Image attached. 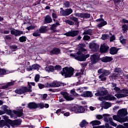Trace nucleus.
<instances>
[{
	"instance_id": "1",
	"label": "nucleus",
	"mask_w": 128,
	"mask_h": 128,
	"mask_svg": "<svg viewBox=\"0 0 128 128\" xmlns=\"http://www.w3.org/2000/svg\"><path fill=\"white\" fill-rule=\"evenodd\" d=\"M108 94V92L106 90H103L102 91H98L95 94V96H102V98H99V100L102 102V100H116V98L114 96H110Z\"/></svg>"
},
{
	"instance_id": "2",
	"label": "nucleus",
	"mask_w": 128,
	"mask_h": 128,
	"mask_svg": "<svg viewBox=\"0 0 128 128\" xmlns=\"http://www.w3.org/2000/svg\"><path fill=\"white\" fill-rule=\"evenodd\" d=\"M70 56L74 58L75 60H78L79 62H86L88 58H90V54H84L80 52H78L75 54H70Z\"/></svg>"
},
{
	"instance_id": "3",
	"label": "nucleus",
	"mask_w": 128,
	"mask_h": 128,
	"mask_svg": "<svg viewBox=\"0 0 128 128\" xmlns=\"http://www.w3.org/2000/svg\"><path fill=\"white\" fill-rule=\"evenodd\" d=\"M74 68L66 67L62 68L61 74L65 78H70L74 74Z\"/></svg>"
},
{
	"instance_id": "4",
	"label": "nucleus",
	"mask_w": 128,
	"mask_h": 128,
	"mask_svg": "<svg viewBox=\"0 0 128 128\" xmlns=\"http://www.w3.org/2000/svg\"><path fill=\"white\" fill-rule=\"evenodd\" d=\"M32 92V86L29 88L23 87L20 90H15L16 94H24V92Z\"/></svg>"
},
{
	"instance_id": "5",
	"label": "nucleus",
	"mask_w": 128,
	"mask_h": 128,
	"mask_svg": "<svg viewBox=\"0 0 128 128\" xmlns=\"http://www.w3.org/2000/svg\"><path fill=\"white\" fill-rule=\"evenodd\" d=\"M72 14V9L70 8L60 11V16H68L70 14Z\"/></svg>"
},
{
	"instance_id": "6",
	"label": "nucleus",
	"mask_w": 128,
	"mask_h": 128,
	"mask_svg": "<svg viewBox=\"0 0 128 128\" xmlns=\"http://www.w3.org/2000/svg\"><path fill=\"white\" fill-rule=\"evenodd\" d=\"M64 86V83L58 82L56 81L53 82L50 84L47 83V88H58V86Z\"/></svg>"
},
{
	"instance_id": "7",
	"label": "nucleus",
	"mask_w": 128,
	"mask_h": 128,
	"mask_svg": "<svg viewBox=\"0 0 128 128\" xmlns=\"http://www.w3.org/2000/svg\"><path fill=\"white\" fill-rule=\"evenodd\" d=\"M103 17L104 15L101 14L100 15V18L97 19L96 20V22H100V24H98L97 25L98 28H102V26H104L108 24V22H106L102 18Z\"/></svg>"
},
{
	"instance_id": "8",
	"label": "nucleus",
	"mask_w": 128,
	"mask_h": 128,
	"mask_svg": "<svg viewBox=\"0 0 128 128\" xmlns=\"http://www.w3.org/2000/svg\"><path fill=\"white\" fill-rule=\"evenodd\" d=\"M90 60L92 62L90 64V66H92L94 64H96L100 60V56L96 54H93L90 56Z\"/></svg>"
},
{
	"instance_id": "9",
	"label": "nucleus",
	"mask_w": 128,
	"mask_h": 128,
	"mask_svg": "<svg viewBox=\"0 0 128 128\" xmlns=\"http://www.w3.org/2000/svg\"><path fill=\"white\" fill-rule=\"evenodd\" d=\"M10 34H11L15 36H20L21 34H24V32L22 30H16L14 28H12L10 30Z\"/></svg>"
},
{
	"instance_id": "10",
	"label": "nucleus",
	"mask_w": 128,
	"mask_h": 128,
	"mask_svg": "<svg viewBox=\"0 0 128 128\" xmlns=\"http://www.w3.org/2000/svg\"><path fill=\"white\" fill-rule=\"evenodd\" d=\"M128 114V111L126 109L122 108L118 112V118H124Z\"/></svg>"
},
{
	"instance_id": "11",
	"label": "nucleus",
	"mask_w": 128,
	"mask_h": 128,
	"mask_svg": "<svg viewBox=\"0 0 128 128\" xmlns=\"http://www.w3.org/2000/svg\"><path fill=\"white\" fill-rule=\"evenodd\" d=\"M113 120L122 124L123 122H128V118L125 117L124 118H118L116 115H114L113 116Z\"/></svg>"
},
{
	"instance_id": "12",
	"label": "nucleus",
	"mask_w": 128,
	"mask_h": 128,
	"mask_svg": "<svg viewBox=\"0 0 128 128\" xmlns=\"http://www.w3.org/2000/svg\"><path fill=\"white\" fill-rule=\"evenodd\" d=\"M74 16L83 18H90V14L88 13H76Z\"/></svg>"
},
{
	"instance_id": "13",
	"label": "nucleus",
	"mask_w": 128,
	"mask_h": 128,
	"mask_svg": "<svg viewBox=\"0 0 128 128\" xmlns=\"http://www.w3.org/2000/svg\"><path fill=\"white\" fill-rule=\"evenodd\" d=\"M80 32L79 30H73L70 32H68L64 34L66 36H76Z\"/></svg>"
},
{
	"instance_id": "14",
	"label": "nucleus",
	"mask_w": 128,
	"mask_h": 128,
	"mask_svg": "<svg viewBox=\"0 0 128 128\" xmlns=\"http://www.w3.org/2000/svg\"><path fill=\"white\" fill-rule=\"evenodd\" d=\"M124 94H115V96H116L118 98H126V96H128V90L124 89Z\"/></svg>"
},
{
	"instance_id": "15",
	"label": "nucleus",
	"mask_w": 128,
	"mask_h": 128,
	"mask_svg": "<svg viewBox=\"0 0 128 128\" xmlns=\"http://www.w3.org/2000/svg\"><path fill=\"white\" fill-rule=\"evenodd\" d=\"M60 94L63 96L64 98H65V100H74V98H72V96H70V95L68 94V93L66 92H60Z\"/></svg>"
},
{
	"instance_id": "16",
	"label": "nucleus",
	"mask_w": 128,
	"mask_h": 128,
	"mask_svg": "<svg viewBox=\"0 0 128 128\" xmlns=\"http://www.w3.org/2000/svg\"><path fill=\"white\" fill-rule=\"evenodd\" d=\"M98 74H104V76H109V74H110V72L108 70H106L104 69H99L98 71Z\"/></svg>"
},
{
	"instance_id": "17",
	"label": "nucleus",
	"mask_w": 128,
	"mask_h": 128,
	"mask_svg": "<svg viewBox=\"0 0 128 128\" xmlns=\"http://www.w3.org/2000/svg\"><path fill=\"white\" fill-rule=\"evenodd\" d=\"M80 96H83L84 98H92V92L90 91L84 92L83 94L80 95Z\"/></svg>"
},
{
	"instance_id": "18",
	"label": "nucleus",
	"mask_w": 128,
	"mask_h": 128,
	"mask_svg": "<svg viewBox=\"0 0 128 128\" xmlns=\"http://www.w3.org/2000/svg\"><path fill=\"white\" fill-rule=\"evenodd\" d=\"M108 48H110V47L104 44L100 46V52H106Z\"/></svg>"
},
{
	"instance_id": "19",
	"label": "nucleus",
	"mask_w": 128,
	"mask_h": 128,
	"mask_svg": "<svg viewBox=\"0 0 128 128\" xmlns=\"http://www.w3.org/2000/svg\"><path fill=\"white\" fill-rule=\"evenodd\" d=\"M89 48L92 52H96V50L98 48V46L95 43H91L89 45Z\"/></svg>"
},
{
	"instance_id": "20",
	"label": "nucleus",
	"mask_w": 128,
	"mask_h": 128,
	"mask_svg": "<svg viewBox=\"0 0 128 128\" xmlns=\"http://www.w3.org/2000/svg\"><path fill=\"white\" fill-rule=\"evenodd\" d=\"M60 52V50L58 48H54L52 50L49 52L51 56L52 54H58Z\"/></svg>"
},
{
	"instance_id": "21",
	"label": "nucleus",
	"mask_w": 128,
	"mask_h": 128,
	"mask_svg": "<svg viewBox=\"0 0 128 128\" xmlns=\"http://www.w3.org/2000/svg\"><path fill=\"white\" fill-rule=\"evenodd\" d=\"M22 124V120L20 119H18L16 120H14L11 122V126H20Z\"/></svg>"
},
{
	"instance_id": "22",
	"label": "nucleus",
	"mask_w": 128,
	"mask_h": 128,
	"mask_svg": "<svg viewBox=\"0 0 128 128\" xmlns=\"http://www.w3.org/2000/svg\"><path fill=\"white\" fill-rule=\"evenodd\" d=\"M102 62H112V58L110 56H104L101 59Z\"/></svg>"
},
{
	"instance_id": "23",
	"label": "nucleus",
	"mask_w": 128,
	"mask_h": 128,
	"mask_svg": "<svg viewBox=\"0 0 128 128\" xmlns=\"http://www.w3.org/2000/svg\"><path fill=\"white\" fill-rule=\"evenodd\" d=\"M15 82H16V81H12L11 82H8L6 85L2 86V90H6V88H10V86H14Z\"/></svg>"
},
{
	"instance_id": "24",
	"label": "nucleus",
	"mask_w": 128,
	"mask_h": 128,
	"mask_svg": "<svg viewBox=\"0 0 128 128\" xmlns=\"http://www.w3.org/2000/svg\"><path fill=\"white\" fill-rule=\"evenodd\" d=\"M118 52V48L116 47H112L110 48V54H116Z\"/></svg>"
},
{
	"instance_id": "25",
	"label": "nucleus",
	"mask_w": 128,
	"mask_h": 128,
	"mask_svg": "<svg viewBox=\"0 0 128 128\" xmlns=\"http://www.w3.org/2000/svg\"><path fill=\"white\" fill-rule=\"evenodd\" d=\"M50 22H52V18L50 16L47 15L44 18V23L50 24Z\"/></svg>"
},
{
	"instance_id": "26",
	"label": "nucleus",
	"mask_w": 128,
	"mask_h": 128,
	"mask_svg": "<svg viewBox=\"0 0 128 128\" xmlns=\"http://www.w3.org/2000/svg\"><path fill=\"white\" fill-rule=\"evenodd\" d=\"M28 108H38V104L34 102H30L28 104Z\"/></svg>"
},
{
	"instance_id": "27",
	"label": "nucleus",
	"mask_w": 128,
	"mask_h": 128,
	"mask_svg": "<svg viewBox=\"0 0 128 128\" xmlns=\"http://www.w3.org/2000/svg\"><path fill=\"white\" fill-rule=\"evenodd\" d=\"M102 104V108H105L106 110L112 106V104L108 102H103Z\"/></svg>"
},
{
	"instance_id": "28",
	"label": "nucleus",
	"mask_w": 128,
	"mask_h": 128,
	"mask_svg": "<svg viewBox=\"0 0 128 128\" xmlns=\"http://www.w3.org/2000/svg\"><path fill=\"white\" fill-rule=\"evenodd\" d=\"M48 27L45 26H41L39 28V30L40 34H44V32H48Z\"/></svg>"
},
{
	"instance_id": "29",
	"label": "nucleus",
	"mask_w": 128,
	"mask_h": 128,
	"mask_svg": "<svg viewBox=\"0 0 128 128\" xmlns=\"http://www.w3.org/2000/svg\"><path fill=\"white\" fill-rule=\"evenodd\" d=\"M82 34L84 36V34H89V36H92V30L88 29L86 30H84Z\"/></svg>"
},
{
	"instance_id": "30",
	"label": "nucleus",
	"mask_w": 128,
	"mask_h": 128,
	"mask_svg": "<svg viewBox=\"0 0 128 128\" xmlns=\"http://www.w3.org/2000/svg\"><path fill=\"white\" fill-rule=\"evenodd\" d=\"M112 90H115L116 92L124 94V89L120 90V88L118 87H116V86L114 88H112Z\"/></svg>"
},
{
	"instance_id": "31",
	"label": "nucleus",
	"mask_w": 128,
	"mask_h": 128,
	"mask_svg": "<svg viewBox=\"0 0 128 128\" xmlns=\"http://www.w3.org/2000/svg\"><path fill=\"white\" fill-rule=\"evenodd\" d=\"M88 124V122L86 120H82L80 124V128H84V126H86Z\"/></svg>"
},
{
	"instance_id": "32",
	"label": "nucleus",
	"mask_w": 128,
	"mask_h": 128,
	"mask_svg": "<svg viewBox=\"0 0 128 128\" xmlns=\"http://www.w3.org/2000/svg\"><path fill=\"white\" fill-rule=\"evenodd\" d=\"M13 112L14 114H16V116H18L20 117L22 116V110H21L19 111L14 110Z\"/></svg>"
},
{
	"instance_id": "33",
	"label": "nucleus",
	"mask_w": 128,
	"mask_h": 128,
	"mask_svg": "<svg viewBox=\"0 0 128 128\" xmlns=\"http://www.w3.org/2000/svg\"><path fill=\"white\" fill-rule=\"evenodd\" d=\"M70 110L71 112H74L76 114H78V106H72L70 107Z\"/></svg>"
},
{
	"instance_id": "34",
	"label": "nucleus",
	"mask_w": 128,
	"mask_h": 128,
	"mask_svg": "<svg viewBox=\"0 0 128 128\" xmlns=\"http://www.w3.org/2000/svg\"><path fill=\"white\" fill-rule=\"evenodd\" d=\"M84 110L86 109L82 106H78V114H82Z\"/></svg>"
},
{
	"instance_id": "35",
	"label": "nucleus",
	"mask_w": 128,
	"mask_h": 128,
	"mask_svg": "<svg viewBox=\"0 0 128 128\" xmlns=\"http://www.w3.org/2000/svg\"><path fill=\"white\" fill-rule=\"evenodd\" d=\"M101 122L98 120H93L90 122V124H92V126H99Z\"/></svg>"
},
{
	"instance_id": "36",
	"label": "nucleus",
	"mask_w": 128,
	"mask_h": 128,
	"mask_svg": "<svg viewBox=\"0 0 128 128\" xmlns=\"http://www.w3.org/2000/svg\"><path fill=\"white\" fill-rule=\"evenodd\" d=\"M60 24L58 23V21H56V24H54L50 28H51V30H56V28H57L58 26H60Z\"/></svg>"
},
{
	"instance_id": "37",
	"label": "nucleus",
	"mask_w": 128,
	"mask_h": 128,
	"mask_svg": "<svg viewBox=\"0 0 128 128\" xmlns=\"http://www.w3.org/2000/svg\"><path fill=\"white\" fill-rule=\"evenodd\" d=\"M63 6L64 8H68L70 6V2L68 1H64Z\"/></svg>"
},
{
	"instance_id": "38",
	"label": "nucleus",
	"mask_w": 128,
	"mask_h": 128,
	"mask_svg": "<svg viewBox=\"0 0 128 128\" xmlns=\"http://www.w3.org/2000/svg\"><path fill=\"white\" fill-rule=\"evenodd\" d=\"M45 70L46 72H54V66H46Z\"/></svg>"
},
{
	"instance_id": "39",
	"label": "nucleus",
	"mask_w": 128,
	"mask_h": 128,
	"mask_svg": "<svg viewBox=\"0 0 128 128\" xmlns=\"http://www.w3.org/2000/svg\"><path fill=\"white\" fill-rule=\"evenodd\" d=\"M122 30L124 31V32H128V24H124L122 26Z\"/></svg>"
},
{
	"instance_id": "40",
	"label": "nucleus",
	"mask_w": 128,
	"mask_h": 128,
	"mask_svg": "<svg viewBox=\"0 0 128 128\" xmlns=\"http://www.w3.org/2000/svg\"><path fill=\"white\" fill-rule=\"evenodd\" d=\"M33 36H40V32L38 30L32 34Z\"/></svg>"
},
{
	"instance_id": "41",
	"label": "nucleus",
	"mask_w": 128,
	"mask_h": 128,
	"mask_svg": "<svg viewBox=\"0 0 128 128\" xmlns=\"http://www.w3.org/2000/svg\"><path fill=\"white\" fill-rule=\"evenodd\" d=\"M120 40L121 44H126V40L124 38V36H121L120 38Z\"/></svg>"
},
{
	"instance_id": "42",
	"label": "nucleus",
	"mask_w": 128,
	"mask_h": 128,
	"mask_svg": "<svg viewBox=\"0 0 128 128\" xmlns=\"http://www.w3.org/2000/svg\"><path fill=\"white\" fill-rule=\"evenodd\" d=\"M70 20H73V22H77L78 24V18L74 16L70 17Z\"/></svg>"
},
{
	"instance_id": "43",
	"label": "nucleus",
	"mask_w": 128,
	"mask_h": 128,
	"mask_svg": "<svg viewBox=\"0 0 128 128\" xmlns=\"http://www.w3.org/2000/svg\"><path fill=\"white\" fill-rule=\"evenodd\" d=\"M110 38V35H108V34H104L102 35V39L104 40H108Z\"/></svg>"
},
{
	"instance_id": "44",
	"label": "nucleus",
	"mask_w": 128,
	"mask_h": 128,
	"mask_svg": "<svg viewBox=\"0 0 128 128\" xmlns=\"http://www.w3.org/2000/svg\"><path fill=\"white\" fill-rule=\"evenodd\" d=\"M19 40L20 42H26V37L22 36L19 38Z\"/></svg>"
},
{
	"instance_id": "45",
	"label": "nucleus",
	"mask_w": 128,
	"mask_h": 128,
	"mask_svg": "<svg viewBox=\"0 0 128 128\" xmlns=\"http://www.w3.org/2000/svg\"><path fill=\"white\" fill-rule=\"evenodd\" d=\"M54 12L52 13V18L54 22H56V18H58V14L54 12V10H53Z\"/></svg>"
},
{
	"instance_id": "46",
	"label": "nucleus",
	"mask_w": 128,
	"mask_h": 128,
	"mask_svg": "<svg viewBox=\"0 0 128 128\" xmlns=\"http://www.w3.org/2000/svg\"><path fill=\"white\" fill-rule=\"evenodd\" d=\"M108 122H110L111 126H116V123L114 122H112V118H109Z\"/></svg>"
},
{
	"instance_id": "47",
	"label": "nucleus",
	"mask_w": 128,
	"mask_h": 128,
	"mask_svg": "<svg viewBox=\"0 0 128 128\" xmlns=\"http://www.w3.org/2000/svg\"><path fill=\"white\" fill-rule=\"evenodd\" d=\"M70 94L72 96H78V94L76 92V90L72 89L70 90Z\"/></svg>"
},
{
	"instance_id": "48",
	"label": "nucleus",
	"mask_w": 128,
	"mask_h": 128,
	"mask_svg": "<svg viewBox=\"0 0 128 128\" xmlns=\"http://www.w3.org/2000/svg\"><path fill=\"white\" fill-rule=\"evenodd\" d=\"M40 74H37L34 76V80L36 82H40Z\"/></svg>"
},
{
	"instance_id": "49",
	"label": "nucleus",
	"mask_w": 128,
	"mask_h": 128,
	"mask_svg": "<svg viewBox=\"0 0 128 128\" xmlns=\"http://www.w3.org/2000/svg\"><path fill=\"white\" fill-rule=\"evenodd\" d=\"M118 76H120V74H116V73H113L112 74V78L114 79V80H116Z\"/></svg>"
},
{
	"instance_id": "50",
	"label": "nucleus",
	"mask_w": 128,
	"mask_h": 128,
	"mask_svg": "<svg viewBox=\"0 0 128 128\" xmlns=\"http://www.w3.org/2000/svg\"><path fill=\"white\" fill-rule=\"evenodd\" d=\"M106 76L104 75L103 74H102L99 76V78L102 81L106 80Z\"/></svg>"
},
{
	"instance_id": "51",
	"label": "nucleus",
	"mask_w": 128,
	"mask_h": 128,
	"mask_svg": "<svg viewBox=\"0 0 128 128\" xmlns=\"http://www.w3.org/2000/svg\"><path fill=\"white\" fill-rule=\"evenodd\" d=\"M65 22H66V24H70V26H73V24H74V22L70 20H65Z\"/></svg>"
},
{
	"instance_id": "52",
	"label": "nucleus",
	"mask_w": 128,
	"mask_h": 128,
	"mask_svg": "<svg viewBox=\"0 0 128 128\" xmlns=\"http://www.w3.org/2000/svg\"><path fill=\"white\" fill-rule=\"evenodd\" d=\"M44 108V104L43 103L37 104V108Z\"/></svg>"
},
{
	"instance_id": "53",
	"label": "nucleus",
	"mask_w": 128,
	"mask_h": 128,
	"mask_svg": "<svg viewBox=\"0 0 128 128\" xmlns=\"http://www.w3.org/2000/svg\"><path fill=\"white\" fill-rule=\"evenodd\" d=\"M6 126V122L4 120H0V128H4Z\"/></svg>"
},
{
	"instance_id": "54",
	"label": "nucleus",
	"mask_w": 128,
	"mask_h": 128,
	"mask_svg": "<svg viewBox=\"0 0 128 128\" xmlns=\"http://www.w3.org/2000/svg\"><path fill=\"white\" fill-rule=\"evenodd\" d=\"M6 70L0 68V76L6 74Z\"/></svg>"
},
{
	"instance_id": "55",
	"label": "nucleus",
	"mask_w": 128,
	"mask_h": 128,
	"mask_svg": "<svg viewBox=\"0 0 128 128\" xmlns=\"http://www.w3.org/2000/svg\"><path fill=\"white\" fill-rule=\"evenodd\" d=\"M114 72H118V74H120L122 72V70L120 68H116L114 69Z\"/></svg>"
},
{
	"instance_id": "56",
	"label": "nucleus",
	"mask_w": 128,
	"mask_h": 128,
	"mask_svg": "<svg viewBox=\"0 0 128 128\" xmlns=\"http://www.w3.org/2000/svg\"><path fill=\"white\" fill-rule=\"evenodd\" d=\"M32 68L33 70H38L40 68V65L38 64H34L32 65Z\"/></svg>"
},
{
	"instance_id": "57",
	"label": "nucleus",
	"mask_w": 128,
	"mask_h": 128,
	"mask_svg": "<svg viewBox=\"0 0 128 128\" xmlns=\"http://www.w3.org/2000/svg\"><path fill=\"white\" fill-rule=\"evenodd\" d=\"M102 116H104V122H108V118H106V116H108V114H104Z\"/></svg>"
},
{
	"instance_id": "58",
	"label": "nucleus",
	"mask_w": 128,
	"mask_h": 128,
	"mask_svg": "<svg viewBox=\"0 0 128 128\" xmlns=\"http://www.w3.org/2000/svg\"><path fill=\"white\" fill-rule=\"evenodd\" d=\"M0 118L2 120H8V117L6 115L2 116Z\"/></svg>"
},
{
	"instance_id": "59",
	"label": "nucleus",
	"mask_w": 128,
	"mask_h": 128,
	"mask_svg": "<svg viewBox=\"0 0 128 128\" xmlns=\"http://www.w3.org/2000/svg\"><path fill=\"white\" fill-rule=\"evenodd\" d=\"M90 38V37L88 35L84 36L83 38V40H88Z\"/></svg>"
},
{
	"instance_id": "60",
	"label": "nucleus",
	"mask_w": 128,
	"mask_h": 128,
	"mask_svg": "<svg viewBox=\"0 0 128 128\" xmlns=\"http://www.w3.org/2000/svg\"><path fill=\"white\" fill-rule=\"evenodd\" d=\"M36 28L34 26H30L26 28V30H34Z\"/></svg>"
},
{
	"instance_id": "61",
	"label": "nucleus",
	"mask_w": 128,
	"mask_h": 128,
	"mask_svg": "<svg viewBox=\"0 0 128 128\" xmlns=\"http://www.w3.org/2000/svg\"><path fill=\"white\" fill-rule=\"evenodd\" d=\"M76 90L77 92H78L79 91V92H80L82 93V92H84V88H82V87H80L79 88H78L76 89Z\"/></svg>"
},
{
	"instance_id": "62",
	"label": "nucleus",
	"mask_w": 128,
	"mask_h": 128,
	"mask_svg": "<svg viewBox=\"0 0 128 128\" xmlns=\"http://www.w3.org/2000/svg\"><path fill=\"white\" fill-rule=\"evenodd\" d=\"M38 86L39 88H40V90H42V88H44V86L42 84H38Z\"/></svg>"
},
{
	"instance_id": "63",
	"label": "nucleus",
	"mask_w": 128,
	"mask_h": 128,
	"mask_svg": "<svg viewBox=\"0 0 128 128\" xmlns=\"http://www.w3.org/2000/svg\"><path fill=\"white\" fill-rule=\"evenodd\" d=\"M2 108L5 112H6V110H8V106H6V105L3 106L2 107Z\"/></svg>"
},
{
	"instance_id": "64",
	"label": "nucleus",
	"mask_w": 128,
	"mask_h": 128,
	"mask_svg": "<svg viewBox=\"0 0 128 128\" xmlns=\"http://www.w3.org/2000/svg\"><path fill=\"white\" fill-rule=\"evenodd\" d=\"M114 40H116V36L114 35L110 37V42H114Z\"/></svg>"
}]
</instances>
